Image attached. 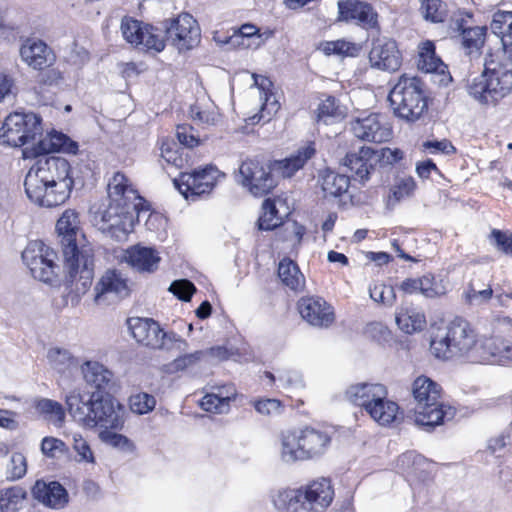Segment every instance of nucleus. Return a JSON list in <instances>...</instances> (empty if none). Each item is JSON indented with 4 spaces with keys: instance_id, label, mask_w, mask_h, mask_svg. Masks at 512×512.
Returning <instances> with one entry per match:
<instances>
[{
    "instance_id": "c9c22d12",
    "label": "nucleus",
    "mask_w": 512,
    "mask_h": 512,
    "mask_svg": "<svg viewBox=\"0 0 512 512\" xmlns=\"http://www.w3.org/2000/svg\"><path fill=\"white\" fill-rule=\"evenodd\" d=\"M26 490L12 486L0 490V512H17L26 498Z\"/></svg>"
},
{
    "instance_id": "052dcab7",
    "label": "nucleus",
    "mask_w": 512,
    "mask_h": 512,
    "mask_svg": "<svg viewBox=\"0 0 512 512\" xmlns=\"http://www.w3.org/2000/svg\"><path fill=\"white\" fill-rule=\"evenodd\" d=\"M423 148L430 154H454L456 149L452 143L447 139L442 140H428L423 143Z\"/></svg>"
},
{
    "instance_id": "0eeeda50",
    "label": "nucleus",
    "mask_w": 512,
    "mask_h": 512,
    "mask_svg": "<svg viewBox=\"0 0 512 512\" xmlns=\"http://www.w3.org/2000/svg\"><path fill=\"white\" fill-rule=\"evenodd\" d=\"M330 443L327 432L312 427L286 431L281 435V459L294 463L318 458L327 451Z\"/></svg>"
},
{
    "instance_id": "5701e85b",
    "label": "nucleus",
    "mask_w": 512,
    "mask_h": 512,
    "mask_svg": "<svg viewBox=\"0 0 512 512\" xmlns=\"http://www.w3.org/2000/svg\"><path fill=\"white\" fill-rule=\"evenodd\" d=\"M128 323L132 336L138 343L153 349L163 346L166 332L153 319L133 318Z\"/></svg>"
},
{
    "instance_id": "9b49d317",
    "label": "nucleus",
    "mask_w": 512,
    "mask_h": 512,
    "mask_svg": "<svg viewBox=\"0 0 512 512\" xmlns=\"http://www.w3.org/2000/svg\"><path fill=\"white\" fill-rule=\"evenodd\" d=\"M41 134V118L34 113H12L6 117L0 129V139L13 147H21L34 141Z\"/></svg>"
},
{
    "instance_id": "7c9ffc66",
    "label": "nucleus",
    "mask_w": 512,
    "mask_h": 512,
    "mask_svg": "<svg viewBox=\"0 0 512 512\" xmlns=\"http://www.w3.org/2000/svg\"><path fill=\"white\" fill-rule=\"evenodd\" d=\"M278 277L283 285L294 292H301L305 288V277L298 265L289 258H284L278 265Z\"/></svg>"
},
{
    "instance_id": "aec40b11",
    "label": "nucleus",
    "mask_w": 512,
    "mask_h": 512,
    "mask_svg": "<svg viewBox=\"0 0 512 512\" xmlns=\"http://www.w3.org/2000/svg\"><path fill=\"white\" fill-rule=\"evenodd\" d=\"M339 19L353 21L362 28L373 29L378 26V14L373 7L358 0L338 1Z\"/></svg>"
},
{
    "instance_id": "8fccbe9b",
    "label": "nucleus",
    "mask_w": 512,
    "mask_h": 512,
    "mask_svg": "<svg viewBox=\"0 0 512 512\" xmlns=\"http://www.w3.org/2000/svg\"><path fill=\"white\" fill-rule=\"evenodd\" d=\"M369 294L372 300L384 305L391 306L396 300V294L392 286L376 282L369 287Z\"/></svg>"
},
{
    "instance_id": "4be33fe9",
    "label": "nucleus",
    "mask_w": 512,
    "mask_h": 512,
    "mask_svg": "<svg viewBox=\"0 0 512 512\" xmlns=\"http://www.w3.org/2000/svg\"><path fill=\"white\" fill-rule=\"evenodd\" d=\"M475 353L483 361L512 362V342L499 336L485 337L477 344Z\"/></svg>"
},
{
    "instance_id": "0e129e2a",
    "label": "nucleus",
    "mask_w": 512,
    "mask_h": 512,
    "mask_svg": "<svg viewBox=\"0 0 512 512\" xmlns=\"http://www.w3.org/2000/svg\"><path fill=\"white\" fill-rule=\"evenodd\" d=\"M99 436L103 442L110 444L113 447L127 450L132 447L131 441L126 436L111 432L110 429H104L100 432Z\"/></svg>"
},
{
    "instance_id": "bf43d9fd",
    "label": "nucleus",
    "mask_w": 512,
    "mask_h": 512,
    "mask_svg": "<svg viewBox=\"0 0 512 512\" xmlns=\"http://www.w3.org/2000/svg\"><path fill=\"white\" fill-rule=\"evenodd\" d=\"M189 344L188 342L181 338L175 332L165 333V339H163V346L158 349H165L168 351H176L178 353H184L188 350Z\"/></svg>"
},
{
    "instance_id": "39448f33",
    "label": "nucleus",
    "mask_w": 512,
    "mask_h": 512,
    "mask_svg": "<svg viewBox=\"0 0 512 512\" xmlns=\"http://www.w3.org/2000/svg\"><path fill=\"white\" fill-rule=\"evenodd\" d=\"M66 405L72 418L87 428L121 429L125 408L109 393H80L71 391Z\"/></svg>"
},
{
    "instance_id": "b1692460",
    "label": "nucleus",
    "mask_w": 512,
    "mask_h": 512,
    "mask_svg": "<svg viewBox=\"0 0 512 512\" xmlns=\"http://www.w3.org/2000/svg\"><path fill=\"white\" fill-rule=\"evenodd\" d=\"M20 56L24 63L35 70L51 66L55 61V55L51 48L38 39H27L21 45Z\"/></svg>"
},
{
    "instance_id": "a878e982",
    "label": "nucleus",
    "mask_w": 512,
    "mask_h": 512,
    "mask_svg": "<svg viewBox=\"0 0 512 512\" xmlns=\"http://www.w3.org/2000/svg\"><path fill=\"white\" fill-rule=\"evenodd\" d=\"M388 394L384 385L379 383H357L350 385L345 391V398L355 406L367 412L368 406Z\"/></svg>"
},
{
    "instance_id": "a19ab883",
    "label": "nucleus",
    "mask_w": 512,
    "mask_h": 512,
    "mask_svg": "<svg viewBox=\"0 0 512 512\" xmlns=\"http://www.w3.org/2000/svg\"><path fill=\"white\" fill-rule=\"evenodd\" d=\"M36 409L54 424H62L65 419V412L60 403L51 399H41L36 403Z\"/></svg>"
},
{
    "instance_id": "4468645a",
    "label": "nucleus",
    "mask_w": 512,
    "mask_h": 512,
    "mask_svg": "<svg viewBox=\"0 0 512 512\" xmlns=\"http://www.w3.org/2000/svg\"><path fill=\"white\" fill-rule=\"evenodd\" d=\"M272 165L265 167L257 160H245L239 168L241 183L256 197L270 193L277 185L272 175Z\"/></svg>"
},
{
    "instance_id": "72a5a7b5",
    "label": "nucleus",
    "mask_w": 512,
    "mask_h": 512,
    "mask_svg": "<svg viewBox=\"0 0 512 512\" xmlns=\"http://www.w3.org/2000/svg\"><path fill=\"white\" fill-rule=\"evenodd\" d=\"M301 489H279L272 495L274 507L281 512H299L302 508Z\"/></svg>"
},
{
    "instance_id": "dca6fc26",
    "label": "nucleus",
    "mask_w": 512,
    "mask_h": 512,
    "mask_svg": "<svg viewBox=\"0 0 512 512\" xmlns=\"http://www.w3.org/2000/svg\"><path fill=\"white\" fill-rule=\"evenodd\" d=\"M300 489L303 507L299 512H324L334 498V489L327 478L313 480Z\"/></svg>"
},
{
    "instance_id": "338daca9",
    "label": "nucleus",
    "mask_w": 512,
    "mask_h": 512,
    "mask_svg": "<svg viewBox=\"0 0 512 512\" xmlns=\"http://www.w3.org/2000/svg\"><path fill=\"white\" fill-rule=\"evenodd\" d=\"M252 77L254 79V85L259 90L260 100H264V103H263V109H264L268 106V101H269L270 97L272 96V94L270 93V87L272 86V82L264 76H259V75L253 74Z\"/></svg>"
},
{
    "instance_id": "de8ad7c7",
    "label": "nucleus",
    "mask_w": 512,
    "mask_h": 512,
    "mask_svg": "<svg viewBox=\"0 0 512 512\" xmlns=\"http://www.w3.org/2000/svg\"><path fill=\"white\" fill-rule=\"evenodd\" d=\"M40 450L45 457L55 459L66 454L69 448L61 439L47 436L42 439Z\"/></svg>"
},
{
    "instance_id": "13d9d810",
    "label": "nucleus",
    "mask_w": 512,
    "mask_h": 512,
    "mask_svg": "<svg viewBox=\"0 0 512 512\" xmlns=\"http://www.w3.org/2000/svg\"><path fill=\"white\" fill-rule=\"evenodd\" d=\"M169 291L172 292L176 297L182 301H189L192 295L195 293L196 288L194 284L187 280H175L171 283Z\"/></svg>"
},
{
    "instance_id": "2eb2a0df",
    "label": "nucleus",
    "mask_w": 512,
    "mask_h": 512,
    "mask_svg": "<svg viewBox=\"0 0 512 512\" xmlns=\"http://www.w3.org/2000/svg\"><path fill=\"white\" fill-rule=\"evenodd\" d=\"M168 39L179 51L190 50L200 42L201 32L197 21L188 13H182L166 27Z\"/></svg>"
},
{
    "instance_id": "f3484780",
    "label": "nucleus",
    "mask_w": 512,
    "mask_h": 512,
    "mask_svg": "<svg viewBox=\"0 0 512 512\" xmlns=\"http://www.w3.org/2000/svg\"><path fill=\"white\" fill-rule=\"evenodd\" d=\"M94 303L96 305H109L127 297L130 289L127 279L116 270H107L94 288Z\"/></svg>"
},
{
    "instance_id": "49530a36",
    "label": "nucleus",
    "mask_w": 512,
    "mask_h": 512,
    "mask_svg": "<svg viewBox=\"0 0 512 512\" xmlns=\"http://www.w3.org/2000/svg\"><path fill=\"white\" fill-rule=\"evenodd\" d=\"M415 181L412 177H404L399 179L388 196V205H395L404 197L412 194L415 189Z\"/></svg>"
},
{
    "instance_id": "4d7b16f0",
    "label": "nucleus",
    "mask_w": 512,
    "mask_h": 512,
    "mask_svg": "<svg viewBox=\"0 0 512 512\" xmlns=\"http://www.w3.org/2000/svg\"><path fill=\"white\" fill-rule=\"evenodd\" d=\"M27 472V461L22 453H13L7 466V477L10 480H18Z\"/></svg>"
},
{
    "instance_id": "6e6d98bb",
    "label": "nucleus",
    "mask_w": 512,
    "mask_h": 512,
    "mask_svg": "<svg viewBox=\"0 0 512 512\" xmlns=\"http://www.w3.org/2000/svg\"><path fill=\"white\" fill-rule=\"evenodd\" d=\"M253 406L263 416H276L280 415L283 411L282 402L275 398L255 400Z\"/></svg>"
},
{
    "instance_id": "680f3d73",
    "label": "nucleus",
    "mask_w": 512,
    "mask_h": 512,
    "mask_svg": "<svg viewBox=\"0 0 512 512\" xmlns=\"http://www.w3.org/2000/svg\"><path fill=\"white\" fill-rule=\"evenodd\" d=\"M423 462L424 458L421 455L417 454L415 451H407L398 457L396 463L400 470L407 472L420 466Z\"/></svg>"
},
{
    "instance_id": "c03bdc74",
    "label": "nucleus",
    "mask_w": 512,
    "mask_h": 512,
    "mask_svg": "<svg viewBox=\"0 0 512 512\" xmlns=\"http://www.w3.org/2000/svg\"><path fill=\"white\" fill-rule=\"evenodd\" d=\"M72 449L76 453L75 460L78 463L94 464L95 456L89 442L79 433L72 434Z\"/></svg>"
},
{
    "instance_id": "864d4df0",
    "label": "nucleus",
    "mask_w": 512,
    "mask_h": 512,
    "mask_svg": "<svg viewBox=\"0 0 512 512\" xmlns=\"http://www.w3.org/2000/svg\"><path fill=\"white\" fill-rule=\"evenodd\" d=\"M200 406L203 410L216 414L228 413L230 410V405L225 402L224 398L214 392L206 394L201 399Z\"/></svg>"
},
{
    "instance_id": "ea45409f",
    "label": "nucleus",
    "mask_w": 512,
    "mask_h": 512,
    "mask_svg": "<svg viewBox=\"0 0 512 512\" xmlns=\"http://www.w3.org/2000/svg\"><path fill=\"white\" fill-rule=\"evenodd\" d=\"M263 214L258 220L260 230H273L281 224L282 216L276 207V201L266 199L262 205Z\"/></svg>"
},
{
    "instance_id": "79ce46f5",
    "label": "nucleus",
    "mask_w": 512,
    "mask_h": 512,
    "mask_svg": "<svg viewBox=\"0 0 512 512\" xmlns=\"http://www.w3.org/2000/svg\"><path fill=\"white\" fill-rule=\"evenodd\" d=\"M486 29L484 27L475 26L469 30L463 31L460 35L461 42L468 54L477 53L483 46L485 41Z\"/></svg>"
},
{
    "instance_id": "ddd939ff",
    "label": "nucleus",
    "mask_w": 512,
    "mask_h": 512,
    "mask_svg": "<svg viewBox=\"0 0 512 512\" xmlns=\"http://www.w3.org/2000/svg\"><path fill=\"white\" fill-rule=\"evenodd\" d=\"M123 38L133 46H141L147 51L161 52L165 48L162 31L151 25L125 17L121 22Z\"/></svg>"
},
{
    "instance_id": "e2e57ef3",
    "label": "nucleus",
    "mask_w": 512,
    "mask_h": 512,
    "mask_svg": "<svg viewBox=\"0 0 512 512\" xmlns=\"http://www.w3.org/2000/svg\"><path fill=\"white\" fill-rule=\"evenodd\" d=\"M278 380L285 388L300 389L304 387L303 378L296 370H282L279 372Z\"/></svg>"
},
{
    "instance_id": "e433bc0d",
    "label": "nucleus",
    "mask_w": 512,
    "mask_h": 512,
    "mask_svg": "<svg viewBox=\"0 0 512 512\" xmlns=\"http://www.w3.org/2000/svg\"><path fill=\"white\" fill-rule=\"evenodd\" d=\"M321 187L325 195L337 197L347 192L349 188V177L327 171L322 176Z\"/></svg>"
},
{
    "instance_id": "4c0bfd02",
    "label": "nucleus",
    "mask_w": 512,
    "mask_h": 512,
    "mask_svg": "<svg viewBox=\"0 0 512 512\" xmlns=\"http://www.w3.org/2000/svg\"><path fill=\"white\" fill-rule=\"evenodd\" d=\"M344 115L345 112L337 103L336 98L333 96H327L326 99L322 100L318 105L316 119L318 123L323 122L327 125L335 120L343 118Z\"/></svg>"
},
{
    "instance_id": "a211bd4d",
    "label": "nucleus",
    "mask_w": 512,
    "mask_h": 512,
    "mask_svg": "<svg viewBox=\"0 0 512 512\" xmlns=\"http://www.w3.org/2000/svg\"><path fill=\"white\" fill-rule=\"evenodd\" d=\"M351 130L357 138L374 143H383L392 137V128L385 117L375 113L354 120Z\"/></svg>"
},
{
    "instance_id": "37998d69",
    "label": "nucleus",
    "mask_w": 512,
    "mask_h": 512,
    "mask_svg": "<svg viewBox=\"0 0 512 512\" xmlns=\"http://www.w3.org/2000/svg\"><path fill=\"white\" fill-rule=\"evenodd\" d=\"M203 350H197L192 353L184 352L176 357L170 364L169 369L171 372L185 371L190 368L196 367L200 362L204 361Z\"/></svg>"
},
{
    "instance_id": "5fc2aeb1",
    "label": "nucleus",
    "mask_w": 512,
    "mask_h": 512,
    "mask_svg": "<svg viewBox=\"0 0 512 512\" xmlns=\"http://www.w3.org/2000/svg\"><path fill=\"white\" fill-rule=\"evenodd\" d=\"M67 137L63 134H52L48 139L40 140L37 147L34 149L35 154H48L50 152L59 151L64 149V144Z\"/></svg>"
},
{
    "instance_id": "58836bf2",
    "label": "nucleus",
    "mask_w": 512,
    "mask_h": 512,
    "mask_svg": "<svg viewBox=\"0 0 512 512\" xmlns=\"http://www.w3.org/2000/svg\"><path fill=\"white\" fill-rule=\"evenodd\" d=\"M420 13L424 20L442 23L447 17V5L441 0H421Z\"/></svg>"
},
{
    "instance_id": "a18cd8bd",
    "label": "nucleus",
    "mask_w": 512,
    "mask_h": 512,
    "mask_svg": "<svg viewBox=\"0 0 512 512\" xmlns=\"http://www.w3.org/2000/svg\"><path fill=\"white\" fill-rule=\"evenodd\" d=\"M420 293L427 298H435L446 293L442 280H436L433 275H424L419 278Z\"/></svg>"
},
{
    "instance_id": "393cba45",
    "label": "nucleus",
    "mask_w": 512,
    "mask_h": 512,
    "mask_svg": "<svg viewBox=\"0 0 512 512\" xmlns=\"http://www.w3.org/2000/svg\"><path fill=\"white\" fill-rule=\"evenodd\" d=\"M81 372L85 382L96 389L93 393H109L116 386L113 372L97 361L84 362Z\"/></svg>"
},
{
    "instance_id": "2f4dec72",
    "label": "nucleus",
    "mask_w": 512,
    "mask_h": 512,
    "mask_svg": "<svg viewBox=\"0 0 512 512\" xmlns=\"http://www.w3.org/2000/svg\"><path fill=\"white\" fill-rule=\"evenodd\" d=\"M366 413L379 425L389 426L396 421L399 414V406L386 396L375 401L372 406H368Z\"/></svg>"
},
{
    "instance_id": "f8f14e48",
    "label": "nucleus",
    "mask_w": 512,
    "mask_h": 512,
    "mask_svg": "<svg viewBox=\"0 0 512 512\" xmlns=\"http://www.w3.org/2000/svg\"><path fill=\"white\" fill-rule=\"evenodd\" d=\"M223 174L214 166L208 165L192 172H182L174 184L186 198L209 194Z\"/></svg>"
},
{
    "instance_id": "69168bd1",
    "label": "nucleus",
    "mask_w": 512,
    "mask_h": 512,
    "mask_svg": "<svg viewBox=\"0 0 512 512\" xmlns=\"http://www.w3.org/2000/svg\"><path fill=\"white\" fill-rule=\"evenodd\" d=\"M192 127L190 126H178L176 129V137L180 144L185 147L193 148L198 145L199 139L193 134Z\"/></svg>"
},
{
    "instance_id": "c85d7f7f",
    "label": "nucleus",
    "mask_w": 512,
    "mask_h": 512,
    "mask_svg": "<svg viewBox=\"0 0 512 512\" xmlns=\"http://www.w3.org/2000/svg\"><path fill=\"white\" fill-rule=\"evenodd\" d=\"M125 260L138 271L153 272L158 267L160 256L158 252L151 247L136 245L127 249Z\"/></svg>"
},
{
    "instance_id": "9d476101",
    "label": "nucleus",
    "mask_w": 512,
    "mask_h": 512,
    "mask_svg": "<svg viewBox=\"0 0 512 512\" xmlns=\"http://www.w3.org/2000/svg\"><path fill=\"white\" fill-rule=\"evenodd\" d=\"M22 260L35 279L48 284L57 281L59 273V266L56 263L57 254L44 242L40 240L29 242L22 252Z\"/></svg>"
},
{
    "instance_id": "6ab92c4d",
    "label": "nucleus",
    "mask_w": 512,
    "mask_h": 512,
    "mask_svg": "<svg viewBox=\"0 0 512 512\" xmlns=\"http://www.w3.org/2000/svg\"><path fill=\"white\" fill-rule=\"evenodd\" d=\"M302 318L310 325L327 328L335 320L333 308L321 297H304L298 301Z\"/></svg>"
},
{
    "instance_id": "412c9836",
    "label": "nucleus",
    "mask_w": 512,
    "mask_h": 512,
    "mask_svg": "<svg viewBox=\"0 0 512 512\" xmlns=\"http://www.w3.org/2000/svg\"><path fill=\"white\" fill-rule=\"evenodd\" d=\"M371 66L383 71L394 72L401 66V55L395 41L377 39L373 42L369 53Z\"/></svg>"
},
{
    "instance_id": "774afa93",
    "label": "nucleus",
    "mask_w": 512,
    "mask_h": 512,
    "mask_svg": "<svg viewBox=\"0 0 512 512\" xmlns=\"http://www.w3.org/2000/svg\"><path fill=\"white\" fill-rule=\"evenodd\" d=\"M491 238L498 250L512 255V234L508 236L502 231L494 229L491 232Z\"/></svg>"
},
{
    "instance_id": "bb28decb",
    "label": "nucleus",
    "mask_w": 512,
    "mask_h": 512,
    "mask_svg": "<svg viewBox=\"0 0 512 512\" xmlns=\"http://www.w3.org/2000/svg\"><path fill=\"white\" fill-rule=\"evenodd\" d=\"M315 152L316 149L313 143H308L289 157L273 161L271 163L272 170L284 178L292 177L298 170L304 167L306 162L314 156Z\"/></svg>"
},
{
    "instance_id": "f03ea898",
    "label": "nucleus",
    "mask_w": 512,
    "mask_h": 512,
    "mask_svg": "<svg viewBox=\"0 0 512 512\" xmlns=\"http://www.w3.org/2000/svg\"><path fill=\"white\" fill-rule=\"evenodd\" d=\"M108 197V205L95 212L92 222L102 233L123 241L133 231L135 219L143 210L144 200L120 172L115 173L108 182Z\"/></svg>"
},
{
    "instance_id": "6e6552de",
    "label": "nucleus",
    "mask_w": 512,
    "mask_h": 512,
    "mask_svg": "<svg viewBox=\"0 0 512 512\" xmlns=\"http://www.w3.org/2000/svg\"><path fill=\"white\" fill-rule=\"evenodd\" d=\"M388 100L394 115L407 122L417 121L427 109L424 84L416 76H400Z\"/></svg>"
},
{
    "instance_id": "c756f323",
    "label": "nucleus",
    "mask_w": 512,
    "mask_h": 512,
    "mask_svg": "<svg viewBox=\"0 0 512 512\" xmlns=\"http://www.w3.org/2000/svg\"><path fill=\"white\" fill-rule=\"evenodd\" d=\"M375 157V152L371 148L362 146L358 152L347 153L343 164L354 173L358 180L365 181L368 179Z\"/></svg>"
},
{
    "instance_id": "20e7f679",
    "label": "nucleus",
    "mask_w": 512,
    "mask_h": 512,
    "mask_svg": "<svg viewBox=\"0 0 512 512\" xmlns=\"http://www.w3.org/2000/svg\"><path fill=\"white\" fill-rule=\"evenodd\" d=\"M24 186L34 203L44 207L61 205L74 186L70 163L63 157L43 156L29 169Z\"/></svg>"
},
{
    "instance_id": "423d86ee",
    "label": "nucleus",
    "mask_w": 512,
    "mask_h": 512,
    "mask_svg": "<svg viewBox=\"0 0 512 512\" xmlns=\"http://www.w3.org/2000/svg\"><path fill=\"white\" fill-rule=\"evenodd\" d=\"M412 394L416 401L414 421L419 426L433 428L454 417V410L440 401L441 387L426 376H419L412 384Z\"/></svg>"
},
{
    "instance_id": "7ed1b4c3",
    "label": "nucleus",
    "mask_w": 512,
    "mask_h": 512,
    "mask_svg": "<svg viewBox=\"0 0 512 512\" xmlns=\"http://www.w3.org/2000/svg\"><path fill=\"white\" fill-rule=\"evenodd\" d=\"M56 231L64 258L66 282L70 291L80 297L91 287L94 258L90 246H80L79 237L82 233L78 213L71 209L65 210L56 223Z\"/></svg>"
},
{
    "instance_id": "f257e3e1",
    "label": "nucleus",
    "mask_w": 512,
    "mask_h": 512,
    "mask_svg": "<svg viewBox=\"0 0 512 512\" xmlns=\"http://www.w3.org/2000/svg\"><path fill=\"white\" fill-rule=\"evenodd\" d=\"M490 28L500 38L503 51L467 83L468 94L484 105H495L512 91V11L495 12Z\"/></svg>"
},
{
    "instance_id": "603ef678",
    "label": "nucleus",
    "mask_w": 512,
    "mask_h": 512,
    "mask_svg": "<svg viewBox=\"0 0 512 512\" xmlns=\"http://www.w3.org/2000/svg\"><path fill=\"white\" fill-rule=\"evenodd\" d=\"M48 360L50 365L58 372H65L73 362L69 351L65 349L53 348L48 351Z\"/></svg>"
},
{
    "instance_id": "1a4fd4ad",
    "label": "nucleus",
    "mask_w": 512,
    "mask_h": 512,
    "mask_svg": "<svg viewBox=\"0 0 512 512\" xmlns=\"http://www.w3.org/2000/svg\"><path fill=\"white\" fill-rule=\"evenodd\" d=\"M478 344L476 334L470 324L462 319L455 318L444 332L438 333L430 343V350L439 359H450L476 351Z\"/></svg>"
},
{
    "instance_id": "3c124183",
    "label": "nucleus",
    "mask_w": 512,
    "mask_h": 512,
    "mask_svg": "<svg viewBox=\"0 0 512 512\" xmlns=\"http://www.w3.org/2000/svg\"><path fill=\"white\" fill-rule=\"evenodd\" d=\"M360 50V45L345 40L330 41L327 42L324 46V51L326 54L334 53L344 56H356Z\"/></svg>"
},
{
    "instance_id": "f704fd0d",
    "label": "nucleus",
    "mask_w": 512,
    "mask_h": 512,
    "mask_svg": "<svg viewBox=\"0 0 512 512\" xmlns=\"http://www.w3.org/2000/svg\"><path fill=\"white\" fill-rule=\"evenodd\" d=\"M418 68L426 73L444 74L447 66L435 54V46L427 41L422 44L419 52Z\"/></svg>"
},
{
    "instance_id": "cd10ccee",
    "label": "nucleus",
    "mask_w": 512,
    "mask_h": 512,
    "mask_svg": "<svg viewBox=\"0 0 512 512\" xmlns=\"http://www.w3.org/2000/svg\"><path fill=\"white\" fill-rule=\"evenodd\" d=\"M35 499L51 508H61L68 501V494L65 488L58 482L46 483L37 480L32 488Z\"/></svg>"
},
{
    "instance_id": "473e14b6",
    "label": "nucleus",
    "mask_w": 512,
    "mask_h": 512,
    "mask_svg": "<svg viewBox=\"0 0 512 512\" xmlns=\"http://www.w3.org/2000/svg\"><path fill=\"white\" fill-rule=\"evenodd\" d=\"M396 323L403 332L412 334L421 331L426 319L423 313L410 306H401L396 312Z\"/></svg>"
},
{
    "instance_id": "09e8293b",
    "label": "nucleus",
    "mask_w": 512,
    "mask_h": 512,
    "mask_svg": "<svg viewBox=\"0 0 512 512\" xmlns=\"http://www.w3.org/2000/svg\"><path fill=\"white\" fill-rule=\"evenodd\" d=\"M129 405L133 413L143 415L155 408L156 399L153 395L141 392L130 396Z\"/></svg>"
}]
</instances>
